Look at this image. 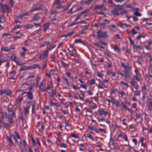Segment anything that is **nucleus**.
<instances>
[{
	"instance_id": "obj_1",
	"label": "nucleus",
	"mask_w": 152,
	"mask_h": 152,
	"mask_svg": "<svg viewBox=\"0 0 152 152\" xmlns=\"http://www.w3.org/2000/svg\"><path fill=\"white\" fill-rule=\"evenodd\" d=\"M99 115L101 116H104L101 118H97V119L99 122L104 121L105 120V122L109 124L110 123L109 119L110 118V113L107 111H105L104 109H102L99 111Z\"/></svg>"
},
{
	"instance_id": "obj_2",
	"label": "nucleus",
	"mask_w": 152,
	"mask_h": 152,
	"mask_svg": "<svg viewBox=\"0 0 152 152\" xmlns=\"http://www.w3.org/2000/svg\"><path fill=\"white\" fill-rule=\"evenodd\" d=\"M121 65L124 69V75L126 79L129 80L131 76V68L128 64L126 65L124 63L121 62Z\"/></svg>"
},
{
	"instance_id": "obj_3",
	"label": "nucleus",
	"mask_w": 152,
	"mask_h": 152,
	"mask_svg": "<svg viewBox=\"0 0 152 152\" xmlns=\"http://www.w3.org/2000/svg\"><path fill=\"white\" fill-rule=\"evenodd\" d=\"M97 36L98 39L106 38L108 37L107 32L101 30H99L97 32Z\"/></svg>"
},
{
	"instance_id": "obj_4",
	"label": "nucleus",
	"mask_w": 152,
	"mask_h": 152,
	"mask_svg": "<svg viewBox=\"0 0 152 152\" xmlns=\"http://www.w3.org/2000/svg\"><path fill=\"white\" fill-rule=\"evenodd\" d=\"M49 53L45 50L43 51L42 53H39V57L42 60H44L48 57Z\"/></svg>"
},
{
	"instance_id": "obj_5",
	"label": "nucleus",
	"mask_w": 152,
	"mask_h": 152,
	"mask_svg": "<svg viewBox=\"0 0 152 152\" xmlns=\"http://www.w3.org/2000/svg\"><path fill=\"white\" fill-rule=\"evenodd\" d=\"M130 83L134 88L136 89H137L138 88L139 86L137 81L134 79H131L130 80Z\"/></svg>"
},
{
	"instance_id": "obj_6",
	"label": "nucleus",
	"mask_w": 152,
	"mask_h": 152,
	"mask_svg": "<svg viewBox=\"0 0 152 152\" xmlns=\"http://www.w3.org/2000/svg\"><path fill=\"white\" fill-rule=\"evenodd\" d=\"M0 6H1V7L2 8V9L4 10H7V13H9L11 11V9L7 5H4L3 4L1 3H0Z\"/></svg>"
},
{
	"instance_id": "obj_7",
	"label": "nucleus",
	"mask_w": 152,
	"mask_h": 152,
	"mask_svg": "<svg viewBox=\"0 0 152 152\" xmlns=\"http://www.w3.org/2000/svg\"><path fill=\"white\" fill-rule=\"evenodd\" d=\"M12 94V92L10 90L4 89L1 90L0 91V94L2 95L3 94H5L7 95L10 96Z\"/></svg>"
},
{
	"instance_id": "obj_8",
	"label": "nucleus",
	"mask_w": 152,
	"mask_h": 152,
	"mask_svg": "<svg viewBox=\"0 0 152 152\" xmlns=\"http://www.w3.org/2000/svg\"><path fill=\"white\" fill-rule=\"evenodd\" d=\"M43 4H41L40 5L39 7H35L34 8H32L29 10L28 12H32L36 11L42 10H43Z\"/></svg>"
},
{
	"instance_id": "obj_9",
	"label": "nucleus",
	"mask_w": 152,
	"mask_h": 152,
	"mask_svg": "<svg viewBox=\"0 0 152 152\" xmlns=\"http://www.w3.org/2000/svg\"><path fill=\"white\" fill-rule=\"evenodd\" d=\"M25 94H27V98L30 100H32L33 99V94L32 92L30 91L24 92L22 93L21 95H23Z\"/></svg>"
},
{
	"instance_id": "obj_10",
	"label": "nucleus",
	"mask_w": 152,
	"mask_h": 152,
	"mask_svg": "<svg viewBox=\"0 0 152 152\" xmlns=\"http://www.w3.org/2000/svg\"><path fill=\"white\" fill-rule=\"evenodd\" d=\"M6 139L8 146L10 147H11L13 145V143L10 137L6 136Z\"/></svg>"
},
{
	"instance_id": "obj_11",
	"label": "nucleus",
	"mask_w": 152,
	"mask_h": 152,
	"mask_svg": "<svg viewBox=\"0 0 152 152\" xmlns=\"http://www.w3.org/2000/svg\"><path fill=\"white\" fill-rule=\"evenodd\" d=\"M14 48H9L7 47H2L1 48V51H4L5 52H9L11 50H13L15 49Z\"/></svg>"
},
{
	"instance_id": "obj_12",
	"label": "nucleus",
	"mask_w": 152,
	"mask_h": 152,
	"mask_svg": "<svg viewBox=\"0 0 152 152\" xmlns=\"http://www.w3.org/2000/svg\"><path fill=\"white\" fill-rule=\"evenodd\" d=\"M36 68H38L39 69H41L39 65L37 64H34L31 66H29L30 70H33Z\"/></svg>"
},
{
	"instance_id": "obj_13",
	"label": "nucleus",
	"mask_w": 152,
	"mask_h": 152,
	"mask_svg": "<svg viewBox=\"0 0 152 152\" xmlns=\"http://www.w3.org/2000/svg\"><path fill=\"white\" fill-rule=\"evenodd\" d=\"M50 23L49 22H48L44 24L42 27L43 28V31L44 32H45L46 30L49 28Z\"/></svg>"
},
{
	"instance_id": "obj_14",
	"label": "nucleus",
	"mask_w": 152,
	"mask_h": 152,
	"mask_svg": "<svg viewBox=\"0 0 152 152\" xmlns=\"http://www.w3.org/2000/svg\"><path fill=\"white\" fill-rule=\"evenodd\" d=\"M104 7V5L103 4H102L96 5L94 7V9L99 10H102Z\"/></svg>"
},
{
	"instance_id": "obj_15",
	"label": "nucleus",
	"mask_w": 152,
	"mask_h": 152,
	"mask_svg": "<svg viewBox=\"0 0 152 152\" xmlns=\"http://www.w3.org/2000/svg\"><path fill=\"white\" fill-rule=\"evenodd\" d=\"M28 12H26L22 13L21 15H18L17 18L18 19H21L23 18L24 17L27 16L28 15Z\"/></svg>"
},
{
	"instance_id": "obj_16",
	"label": "nucleus",
	"mask_w": 152,
	"mask_h": 152,
	"mask_svg": "<svg viewBox=\"0 0 152 152\" xmlns=\"http://www.w3.org/2000/svg\"><path fill=\"white\" fill-rule=\"evenodd\" d=\"M89 10V9H86L84 11L81 12L79 14L76 18L75 19V21H76L80 18V17L83 14L86 12H87Z\"/></svg>"
},
{
	"instance_id": "obj_17",
	"label": "nucleus",
	"mask_w": 152,
	"mask_h": 152,
	"mask_svg": "<svg viewBox=\"0 0 152 152\" xmlns=\"http://www.w3.org/2000/svg\"><path fill=\"white\" fill-rule=\"evenodd\" d=\"M30 105H28V106L24 107L23 109V110L25 115L28 114L29 113L28 110L30 108Z\"/></svg>"
},
{
	"instance_id": "obj_18",
	"label": "nucleus",
	"mask_w": 152,
	"mask_h": 152,
	"mask_svg": "<svg viewBox=\"0 0 152 152\" xmlns=\"http://www.w3.org/2000/svg\"><path fill=\"white\" fill-rule=\"evenodd\" d=\"M101 132L104 133V134L106 133L105 130L104 129L98 128L96 129L95 130V133H96L99 134L100 132Z\"/></svg>"
},
{
	"instance_id": "obj_19",
	"label": "nucleus",
	"mask_w": 152,
	"mask_h": 152,
	"mask_svg": "<svg viewBox=\"0 0 152 152\" xmlns=\"http://www.w3.org/2000/svg\"><path fill=\"white\" fill-rule=\"evenodd\" d=\"M118 26L122 28H125L126 27H131V26L130 25L127 24L126 23H120L119 24Z\"/></svg>"
},
{
	"instance_id": "obj_20",
	"label": "nucleus",
	"mask_w": 152,
	"mask_h": 152,
	"mask_svg": "<svg viewBox=\"0 0 152 152\" xmlns=\"http://www.w3.org/2000/svg\"><path fill=\"white\" fill-rule=\"evenodd\" d=\"M23 99V97L22 96H21L20 97H18V98L16 99L15 102V104L17 105L19 104L21 102Z\"/></svg>"
},
{
	"instance_id": "obj_21",
	"label": "nucleus",
	"mask_w": 152,
	"mask_h": 152,
	"mask_svg": "<svg viewBox=\"0 0 152 152\" xmlns=\"http://www.w3.org/2000/svg\"><path fill=\"white\" fill-rule=\"evenodd\" d=\"M111 12L113 14L116 16H118L119 15L118 10L115 8H114L113 10H112L111 11Z\"/></svg>"
},
{
	"instance_id": "obj_22",
	"label": "nucleus",
	"mask_w": 152,
	"mask_h": 152,
	"mask_svg": "<svg viewBox=\"0 0 152 152\" xmlns=\"http://www.w3.org/2000/svg\"><path fill=\"white\" fill-rule=\"evenodd\" d=\"M39 53L37 54L36 56L32 58V61L35 60L36 61H37L42 60L41 59L39 58Z\"/></svg>"
},
{
	"instance_id": "obj_23",
	"label": "nucleus",
	"mask_w": 152,
	"mask_h": 152,
	"mask_svg": "<svg viewBox=\"0 0 152 152\" xmlns=\"http://www.w3.org/2000/svg\"><path fill=\"white\" fill-rule=\"evenodd\" d=\"M20 143V147H22V146H28V145L26 143L25 140H24L23 141H21Z\"/></svg>"
},
{
	"instance_id": "obj_24",
	"label": "nucleus",
	"mask_w": 152,
	"mask_h": 152,
	"mask_svg": "<svg viewBox=\"0 0 152 152\" xmlns=\"http://www.w3.org/2000/svg\"><path fill=\"white\" fill-rule=\"evenodd\" d=\"M30 70L29 69V66H22L21 67L20 70V71L26 70Z\"/></svg>"
},
{
	"instance_id": "obj_25",
	"label": "nucleus",
	"mask_w": 152,
	"mask_h": 152,
	"mask_svg": "<svg viewBox=\"0 0 152 152\" xmlns=\"http://www.w3.org/2000/svg\"><path fill=\"white\" fill-rule=\"evenodd\" d=\"M146 86L145 83H143V85L141 87V90L143 93L145 94L146 92Z\"/></svg>"
},
{
	"instance_id": "obj_26",
	"label": "nucleus",
	"mask_w": 152,
	"mask_h": 152,
	"mask_svg": "<svg viewBox=\"0 0 152 152\" xmlns=\"http://www.w3.org/2000/svg\"><path fill=\"white\" fill-rule=\"evenodd\" d=\"M37 87H39V89L40 90H41L42 92H46L47 91V89L45 88V86H42V87H41L39 86H37Z\"/></svg>"
},
{
	"instance_id": "obj_27",
	"label": "nucleus",
	"mask_w": 152,
	"mask_h": 152,
	"mask_svg": "<svg viewBox=\"0 0 152 152\" xmlns=\"http://www.w3.org/2000/svg\"><path fill=\"white\" fill-rule=\"evenodd\" d=\"M125 103L126 102H122L121 104V108L122 110L124 109H126V108H127V107L125 105Z\"/></svg>"
},
{
	"instance_id": "obj_28",
	"label": "nucleus",
	"mask_w": 152,
	"mask_h": 152,
	"mask_svg": "<svg viewBox=\"0 0 152 152\" xmlns=\"http://www.w3.org/2000/svg\"><path fill=\"white\" fill-rule=\"evenodd\" d=\"M50 44V42L49 41H45L41 45V47H43L49 45Z\"/></svg>"
},
{
	"instance_id": "obj_29",
	"label": "nucleus",
	"mask_w": 152,
	"mask_h": 152,
	"mask_svg": "<svg viewBox=\"0 0 152 152\" xmlns=\"http://www.w3.org/2000/svg\"><path fill=\"white\" fill-rule=\"evenodd\" d=\"M69 137H73L77 139H79L80 138V137L79 136L76 135V134L74 133H71L70 134Z\"/></svg>"
},
{
	"instance_id": "obj_30",
	"label": "nucleus",
	"mask_w": 152,
	"mask_h": 152,
	"mask_svg": "<svg viewBox=\"0 0 152 152\" xmlns=\"http://www.w3.org/2000/svg\"><path fill=\"white\" fill-rule=\"evenodd\" d=\"M5 20V18L4 15L0 16V22L3 23L4 22Z\"/></svg>"
},
{
	"instance_id": "obj_31",
	"label": "nucleus",
	"mask_w": 152,
	"mask_h": 152,
	"mask_svg": "<svg viewBox=\"0 0 152 152\" xmlns=\"http://www.w3.org/2000/svg\"><path fill=\"white\" fill-rule=\"evenodd\" d=\"M39 19V17L37 15H34L33 16L32 18V21H38Z\"/></svg>"
},
{
	"instance_id": "obj_32",
	"label": "nucleus",
	"mask_w": 152,
	"mask_h": 152,
	"mask_svg": "<svg viewBox=\"0 0 152 152\" xmlns=\"http://www.w3.org/2000/svg\"><path fill=\"white\" fill-rule=\"evenodd\" d=\"M9 122L10 124H12L14 123L15 122L13 121L12 117L10 114H9Z\"/></svg>"
},
{
	"instance_id": "obj_33",
	"label": "nucleus",
	"mask_w": 152,
	"mask_h": 152,
	"mask_svg": "<svg viewBox=\"0 0 152 152\" xmlns=\"http://www.w3.org/2000/svg\"><path fill=\"white\" fill-rule=\"evenodd\" d=\"M114 50L117 53H119L120 51L121 50L120 48L118 47L117 45H116L114 48Z\"/></svg>"
},
{
	"instance_id": "obj_34",
	"label": "nucleus",
	"mask_w": 152,
	"mask_h": 152,
	"mask_svg": "<svg viewBox=\"0 0 152 152\" xmlns=\"http://www.w3.org/2000/svg\"><path fill=\"white\" fill-rule=\"evenodd\" d=\"M59 146L61 148H66L68 146L67 144L64 143H60Z\"/></svg>"
},
{
	"instance_id": "obj_35",
	"label": "nucleus",
	"mask_w": 152,
	"mask_h": 152,
	"mask_svg": "<svg viewBox=\"0 0 152 152\" xmlns=\"http://www.w3.org/2000/svg\"><path fill=\"white\" fill-rule=\"evenodd\" d=\"M0 114L1 115V118H2L6 119L7 117V115L6 113L5 112H3L2 111V113Z\"/></svg>"
},
{
	"instance_id": "obj_36",
	"label": "nucleus",
	"mask_w": 152,
	"mask_h": 152,
	"mask_svg": "<svg viewBox=\"0 0 152 152\" xmlns=\"http://www.w3.org/2000/svg\"><path fill=\"white\" fill-rule=\"evenodd\" d=\"M62 79L64 80V81H65L67 84V86L68 87H69L70 86V84L68 83V79L67 78H66L64 77V76L62 77Z\"/></svg>"
},
{
	"instance_id": "obj_37",
	"label": "nucleus",
	"mask_w": 152,
	"mask_h": 152,
	"mask_svg": "<svg viewBox=\"0 0 152 152\" xmlns=\"http://www.w3.org/2000/svg\"><path fill=\"white\" fill-rule=\"evenodd\" d=\"M16 74V72L15 70H13L10 72V76L12 77L14 76Z\"/></svg>"
},
{
	"instance_id": "obj_38",
	"label": "nucleus",
	"mask_w": 152,
	"mask_h": 152,
	"mask_svg": "<svg viewBox=\"0 0 152 152\" xmlns=\"http://www.w3.org/2000/svg\"><path fill=\"white\" fill-rule=\"evenodd\" d=\"M140 91L137 90V89H136L134 92V95L135 96H139L140 95Z\"/></svg>"
},
{
	"instance_id": "obj_39",
	"label": "nucleus",
	"mask_w": 152,
	"mask_h": 152,
	"mask_svg": "<svg viewBox=\"0 0 152 152\" xmlns=\"http://www.w3.org/2000/svg\"><path fill=\"white\" fill-rule=\"evenodd\" d=\"M126 121V119L125 118H124V119H123L121 121L122 122V124L123 125L125 126H126V127L127 128L128 127V126H127V124L125 122V121Z\"/></svg>"
},
{
	"instance_id": "obj_40",
	"label": "nucleus",
	"mask_w": 152,
	"mask_h": 152,
	"mask_svg": "<svg viewBox=\"0 0 152 152\" xmlns=\"http://www.w3.org/2000/svg\"><path fill=\"white\" fill-rule=\"evenodd\" d=\"M115 8L118 10H121L123 9L122 5H116Z\"/></svg>"
},
{
	"instance_id": "obj_41",
	"label": "nucleus",
	"mask_w": 152,
	"mask_h": 152,
	"mask_svg": "<svg viewBox=\"0 0 152 152\" xmlns=\"http://www.w3.org/2000/svg\"><path fill=\"white\" fill-rule=\"evenodd\" d=\"M75 43L76 44L78 43H81L84 45H85V43L83 41H81V40L80 39L75 40Z\"/></svg>"
},
{
	"instance_id": "obj_42",
	"label": "nucleus",
	"mask_w": 152,
	"mask_h": 152,
	"mask_svg": "<svg viewBox=\"0 0 152 152\" xmlns=\"http://www.w3.org/2000/svg\"><path fill=\"white\" fill-rule=\"evenodd\" d=\"M88 129L92 131H94L95 132V130L96 129V128H95L93 126H88Z\"/></svg>"
},
{
	"instance_id": "obj_43",
	"label": "nucleus",
	"mask_w": 152,
	"mask_h": 152,
	"mask_svg": "<svg viewBox=\"0 0 152 152\" xmlns=\"http://www.w3.org/2000/svg\"><path fill=\"white\" fill-rule=\"evenodd\" d=\"M4 126L7 130L9 129L10 128V125L7 123H5L4 124Z\"/></svg>"
},
{
	"instance_id": "obj_44",
	"label": "nucleus",
	"mask_w": 152,
	"mask_h": 152,
	"mask_svg": "<svg viewBox=\"0 0 152 152\" xmlns=\"http://www.w3.org/2000/svg\"><path fill=\"white\" fill-rule=\"evenodd\" d=\"M148 109L150 111H152V101L150 102L149 103Z\"/></svg>"
},
{
	"instance_id": "obj_45",
	"label": "nucleus",
	"mask_w": 152,
	"mask_h": 152,
	"mask_svg": "<svg viewBox=\"0 0 152 152\" xmlns=\"http://www.w3.org/2000/svg\"><path fill=\"white\" fill-rule=\"evenodd\" d=\"M51 97L53 98L54 97V96L56 94V91L55 90L53 89L51 90Z\"/></svg>"
},
{
	"instance_id": "obj_46",
	"label": "nucleus",
	"mask_w": 152,
	"mask_h": 152,
	"mask_svg": "<svg viewBox=\"0 0 152 152\" xmlns=\"http://www.w3.org/2000/svg\"><path fill=\"white\" fill-rule=\"evenodd\" d=\"M61 64L62 66L65 68H66L68 67V65L63 61L61 62Z\"/></svg>"
},
{
	"instance_id": "obj_47",
	"label": "nucleus",
	"mask_w": 152,
	"mask_h": 152,
	"mask_svg": "<svg viewBox=\"0 0 152 152\" xmlns=\"http://www.w3.org/2000/svg\"><path fill=\"white\" fill-rule=\"evenodd\" d=\"M35 77V75L33 74H32V75H28L27 78H26V79L27 80H28V79H31V78H34Z\"/></svg>"
},
{
	"instance_id": "obj_48",
	"label": "nucleus",
	"mask_w": 152,
	"mask_h": 152,
	"mask_svg": "<svg viewBox=\"0 0 152 152\" xmlns=\"http://www.w3.org/2000/svg\"><path fill=\"white\" fill-rule=\"evenodd\" d=\"M57 95L59 97V99L60 100L63 101H65L64 99L62 98V95L60 94H58Z\"/></svg>"
},
{
	"instance_id": "obj_49",
	"label": "nucleus",
	"mask_w": 152,
	"mask_h": 152,
	"mask_svg": "<svg viewBox=\"0 0 152 152\" xmlns=\"http://www.w3.org/2000/svg\"><path fill=\"white\" fill-rule=\"evenodd\" d=\"M26 146H22L21 147V151L22 152H27V150L26 148Z\"/></svg>"
},
{
	"instance_id": "obj_50",
	"label": "nucleus",
	"mask_w": 152,
	"mask_h": 152,
	"mask_svg": "<svg viewBox=\"0 0 152 152\" xmlns=\"http://www.w3.org/2000/svg\"><path fill=\"white\" fill-rule=\"evenodd\" d=\"M64 123L65 124L66 127L67 126L70 128H71V124H70L68 123L67 121H65Z\"/></svg>"
},
{
	"instance_id": "obj_51",
	"label": "nucleus",
	"mask_w": 152,
	"mask_h": 152,
	"mask_svg": "<svg viewBox=\"0 0 152 152\" xmlns=\"http://www.w3.org/2000/svg\"><path fill=\"white\" fill-rule=\"evenodd\" d=\"M123 139H124L125 141H126L127 142L128 145H129V140H128V138L127 137V136L125 134V137H123Z\"/></svg>"
},
{
	"instance_id": "obj_52",
	"label": "nucleus",
	"mask_w": 152,
	"mask_h": 152,
	"mask_svg": "<svg viewBox=\"0 0 152 152\" xmlns=\"http://www.w3.org/2000/svg\"><path fill=\"white\" fill-rule=\"evenodd\" d=\"M134 14L136 16L140 17L142 15V14L140 12L136 11L134 12Z\"/></svg>"
},
{
	"instance_id": "obj_53",
	"label": "nucleus",
	"mask_w": 152,
	"mask_h": 152,
	"mask_svg": "<svg viewBox=\"0 0 152 152\" xmlns=\"http://www.w3.org/2000/svg\"><path fill=\"white\" fill-rule=\"evenodd\" d=\"M105 23H101L99 24V26L101 28H103L105 27Z\"/></svg>"
},
{
	"instance_id": "obj_54",
	"label": "nucleus",
	"mask_w": 152,
	"mask_h": 152,
	"mask_svg": "<svg viewBox=\"0 0 152 152\" xmlns=\"http://www.w3.org/2000/svg\"><path fill=\"white\" fill-rule=\"evenodd\" d=\"M95 83V80L94 79H91L90 82L89 84L90 85H92Z\"/></svg>"
},
{
	"instance_id": "obj_55",
	"label": "nucleus",
	"mask_w": 152,
	"mask_h": 152,
	"mask_svg": "<svg viewBox=\"0 0 152 152\" xmlns=\"http://www.w3.org/2000/svg\"><path fill=\"white\" fill-rule=\"evenodd\" d=\"M12 38L14 40H16L18 39H21V37L20 36H13Z\"/></svg>"
},
{
	"instance_id": "obj_56",
	"label": "nucleus",
	"mask_w": 152,
	"mask_h": 152,
	"mask_svg": "<svg viewBox=\"0 0 152 152\" xmlns=\"http://www.w3.org/2000/svg\"><path fill=\"white\" fill-rule=\"evenodd\" d=\"M86 137L88 138L90 140L93 139L91 134H87V135L86 136Z\"/></svg>"
},
{
	"instance_id": "obj_57",
	"label": "nucleus",
	"mask_w": 152,
	"mask_h": 152,
	"mask_svg": "<svg viewBox=\"0 0 152 152\" xmlns=\"http://www.w3.org/2000/svg\"><path fill=\"white\" fill-rule=\"evenodd\" d=\"M133 79H134L135 80H136L137 81H140V79L139 78L137 75L134 76V78Z\"/></svg>"
},
{
	"instance_id": "obj_58",
	"label": "nucleus",
	"mask_w": 152,
	"mask_h": 152,
	"mask_svg": "<svg viewBox=\"0 0 152 152\" xmlns=\"http://www.w3.org/2000/svg\"><path fill=\"white\" fill-rule=\"evenodd\" d=\"M7 61L6 59H3L2 58H1L0 60V65H1L3 63Z\"/></svg>"
},
{
	"instance_id": "obj_59",
	"label": "nucleus",
	"mask_w": 152,
	"mask_h": 152,
	"mask_svg": "<svg viewBox=\"0 0 152 152\" xmlns=\"http://www.w3.org/2000/svg\"><path fill=\"white\" fill-rule=\"evenodd\" d=\"M116 107H118L119 106V102L118 101H115V104Z\"/></svg>"
},
{
	"instance_id": "obj_60",
	"label": "nucleus",
	"mask_w": 152,
	"mask_h": 152,
	"mask_svg": "<svg viewBox=\"0 0 152 152\" xmlns=\"http://www.w3.org/2000/svg\"><path fill=\"white\" fill-rule=\"evenodd\" d=\"M61 1L60 0H56L55 1L54 3V4H56L57 5H59L61 4Z\"/></svg>"
},
{
	"instance_id": "obj_61",
	"label": "nucleus",
	"mask_w": 152,
	"mask_h": 152,
	"mask_svg": "<svg viewBox=\"0 0 152 152\" xmlns=\"http://www.w3.org/2000/svg\"><path fill=\"white\" fill-rule=\"evenodd\" d=\"M126 7L130 8L131 9H133V8L132 5L130 4H127L126 5Z\"/></svg>"
},
{
	"instance_id": "obj_62",
	"label": "nucleus",
	"mask_w": 152,
	"mask_h": 152,
	"mask_svg": "<svg viewBox=\"0 0 152 152\" xmlns=\"http://www.w3.org/2000/svg\"><path fill=\"white\" fill-rule=\"evenodd\" d=\"M117 91L116 89H111L110 93L111 94H115Z\"/></svg>"
},
{
	"instance_id": "obj_63",
	"label": "nucleus",
	"mask_w": 152,
	"mask_h": 152,
	"mask_svg": "<svg viewBox=\"0 0 152 152\" xmlns=\"http://www.w3.org/2000/svg\"><path fill=\"white\" fill-rule=\"evenodd\" d=\"M131 32L132 33V34L133 35H134L136 34L137 32V31H135L134 28H132L131 30Z\"/></svg>"
},
{
	"instance_id": "obj_64",
	"label": "nucleus",
	"mask_w": 152,
	"mask_h": 152,
	"mask_svg": "<svg viewBox=\"0 0 152 152\" xmlns=\"http://www.w3.org/2000/svg\"><path fill=\"white\" fill-rule=\"evenodd\" d=\"M121 95V97H122L124 96L125 95V93L123 91H121L119 93Z\"/></svg>"
}]
</instances>
